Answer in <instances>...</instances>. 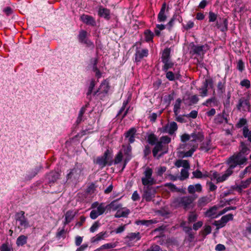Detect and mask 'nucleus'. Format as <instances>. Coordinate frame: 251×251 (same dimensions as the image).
Masks as SVG:
<instances>
[{"mask_svg": "<svg viewBox=\"0 0 251 251\" xmlns=\"http://www.w3.org/2000/svg\"><path fill=\"white\" fill-rule=\"evenodd\" d=\"M248 148L243 143H241L240 151L237 154H234L229 157L227 161L228 168L225 173L221 175L217 172H213L211 175V179L216 180L217 182H223L226 180L230 176L233 171L232 170L238 165H241L246 162L247 159L244 154H248Z\"/></svg>", "mask_w": 251, "mask_h": 251, "instance_id": "nucleus-1", "label": "nucleus"}, {"mask_svg": "<svg viewBox=\"0 0 251 251\" xmlns=\"http://www.w3.org/2000/svg\"><path fill=\"white\" fill-rule=\"evenodd\" d=\"M203 139V135L201 133H192L191 135L187 134H184L181 136V140L182 142H186L190 140V145L192 146L191 149L184 153L183 156L189 157L192 156L193 152L198 148L199 142H201Z\"/></svg>", "mask_w": 251, "mask_h": 251, "instance_id": "nucleus-2", "label": "nucleus"}, {"mask_svg": "<svg viewBox=\"0 0 251 251\" xmlns=\"http://www.w3.org/2000/svg\"><path fill=\"white\" fill-rule=\"evenodd\" d=\"M152 170L150 168H146L142 177V184L145 186H151L156 183V180L152 177Z\"/></svg>", "mask_w": 251, "mask_h": 251, "instance_id": "nucleus-3", "label": "nucleus"}, {"mask_svg": "<svg viewBox=\"0 0 251 251\" xmlns=\"http://www.w3.org/2000/svg\"><path fill=\"white\" fill-rule=\"evenodd\" d=\"M92 207L94 209L91 211L90 216L92 219H95L100 215H102L106 209V207L104 204H99L97 202L93 203Z\"/></svg>", "mask_w": 251, "mask_h": 251, "instance_id": "nucleus-4", "label": "nucleus"}, {"mask_svg": "<svg viewBox=\"0 0 251 251\" xmlns=\"http://www.w3.org/2000/svg\"><path fill=\"white\" fill-rule=\"evenodd\" d=\"M219 208V206L216 205L211 207L204 213V215L212 219L216 218L226 212L228 210L227 209H224L222 211L218 212V209Z\"/></svg>", "mask_w": 251, "mask_h": 251, "instance_id": "nucleus-5", "label": "nucleus"}, {"mask_svg": "<svg viewBox=\"0 0 251 251\" xmlns=\"http://www.w3.org/2000/svg\"><path fill=\"white\" fill-rule=\"evenodd\" d=\"M156 188L151 186H148L144 188L143 199L149 201L152 200L156 194Z\"/></svg>", "mask_w": 251, "mask_h": 251, "instance_id": "nucleus-6", "label": "nucleus"}, {"mask_svg": "<svg viewBox=\"0 0 251 251\" xmlns=\"http://www.w3.org/2000/svg\"><path fill=\"white\" fill-rule=\"evenodd\" d=\"M96 163L99 164L101 167H104L106 164L111 165L112 156L108 151H106L102 156L97 159Z\"/></svg>", "mask_w": 251, "mask_h": 251, "instance_id": "nucleus-7", "label": "nucleus"}, {"mask_svg": "<svg viewBox=\"0 0 251 251\" xmlns=\"http://www.w3.org/2000/svg\"><path fill=\"white\" fill-rule=\"evenodd\" d=\"M110 89L108 82L104 80L102 81L99 88L94 92V95L102 97L105 96L108 92Z\"/></svg>", "mask_w": 251, "mask_h": 251, "instance_id": "nucleus-8", "label": "nucleus"}, {"mask_svg": "<svg viewBox=\"0 0 251 251\" xmlns=\"http://www.w3.org/2000/svg\"><path fill=\"white\" fill-rule=\"evenodd\" d=\"M177 129V126L176 123L173 122L169 123L159 129L161 133H167L169 134H173Z\"/></svg>", "mask_w": 251, "mask_h": 251, "instance_id": "nucleus-9", "label": "nucleus"}, {"mask_svg": "<svg viewBox=\"0 0 251 251\" xmlns=\"http://www.w3.org/2000/svg\"><path fill=\"white\" fill-rule=\"evenodd\" d=\"M17 221L19 222V225L24 228L30 227L29 222L25 216V212L23 211L17 214Z\"/></svg>", "mask_w": 251, "mask_h": 251, "instance_id": "nucleus-10", "label": "nucleus"}, {"mask_svg": "<svg viewBox=\"0 0 251 251\" xmlns=\"http://www.w3.org/2000/svg\"><path fill=\"white\" fill-rule=\"evenodd\" d=\"M233 219V215L229 214L223 216L220 220L215 221L214 225L216 226L217 228L224 227L229 220Z\"/></svg>", "mask_w": 251, "mask_h": 251, "instance_id": "nucleus-11", "label": "nucleus"}, {"mask_svg": "<svg viewBox=\"0 0 251 251\" xmlns=\"http://www.w3.org/2000/svg\"><path fill=\"white\" fill-rule=\"evenodd\" d=\"M237 109L240 111H249L250 108V104L249 100L246 98H242L239 100L238 104L237 105Z\"/></svg>", "mask_w": 251, "mask_h": 251, "instance_id": "nucleus-12", "label": "nucleus"}, {"mask_svg": "<svg viewBox=\"0 0 251 251\" xmlns=\"http://www.w3.org/2000/svg\"><path fill=\"white\" fill-rule=\"evenodd\" d=\"M193 201L194 199L192 197L186 196L177 199L176 202H177L180 206L184 207V208H186Z\"/></svg>", "mask_w": 251, "mask_h": 251, "instance_id": "nucleus-13", "label": "nucleus"}, {"mask_svg": "<svg viewBox=\"0 0 251 251\" xmlns=\"http://www.w3.org/2000/svg\"><path fill=\"white\" fill-rule=\"evenodd\" d=\"M208 85L212 86V81L210 79H206L203 83L202 87L200 89L201 96L202 97H206L207 95V87Z\"/></svg>", "mask_w": 251, "mask_h": 251, "instance_id": "nucleus-14", "label": "nucleus"}, {"mask_svg": "<svg viewBox=\"0 0 251 251\" xmlns=\"http://www.w3.org/2000/svg\"><path fill=\"white\" fill-rule=\"evenodd\" d=\"M81 20L85 24L94 26L96 25L95 19L92 17L88 15L83 14L80 17Z\"/></svg>", "mask_w": 251, "mask_h": 251, "instance_id": "nucleus-15", "label": "nucleus"}, {"mask_svg": "<svg viewBox=\"0 0 251 251\" xmlns=\"http://www.w3.org/2000/svg\"><path fill=\"white\" fill-rule=\"evenodd\" d=\"M87 32L84 30L80 32L78 36L79 40L84 44H87L89 46L93 45L92 43L87 39Z\"/></svg>", "mask_w": 251, "mask_h": 251, "instance_id": "nucleus-16", "label": "nucleus"}, {"mask_svg": "<svg viewBox=\"0 0 251 251\" xmlns=\"http://www.w3.org/2000/svg\"><path fill=\"white\" fill-rule=\"evenodd\" d=\"M136 130L134 128H130L126 133V137L128 139L130 143H132L135 141V136Z\"/></svg>", "mask_w": 251, "mask_h": 251, "instance_id": "nucleus-17", "label": "nucleus"}, {"mask_svg": "<svg viewBox=\"0 0 251 251\" xmlns=\"http://www.w3.org/2000/svg\"><path fill=\"white\" fill-rule=\"evenodd\" d=\"M98 14L100 16L106 19H109L110 12L109 9L100 6L98 10Z\"/></svg>", "mask_w": 251, "mask_h": 251, "instance_id": "nucleus-18", "label": "nucleus"}, {"mask_svg": "<svg viewBox=\"0 0 251 251\" xmlns=\"http://www.w3.org/2000/svg\"><path fill=\"white\" fill-rule=\"evenodd\" d=\"M148 55V50L147 49H143L138 50L136 51L135 54V60L136 61H140L142 58L144 57L147 56Z\"/></svg>", "mask_w": 251, "mask_h": 251, "instance_id": "nucleus-19", "label": "nucleus"}, {"mask_svg": "<svg viewBox=\"0 0 251 251\" xmlns=\"http://www.w3.org/2000/svg\"><path fill=\"white\" fill-rule=\"evenodd\" d=\"M129 213V210L125 208L121 207L118 211L116 212L115 217L116 218H120L122 217H126Z\"/></svg>", "mask_w": 251, "mask_h": 251, "instance_id": "nucleus-20", "label": "nucleus"}, {"mask_svg": "<svg viewBox=\"0 0 251 251\" xmlns=\"http://www.w3.org/2000/svg\"><path fill=\"white\" fill-rule=\"evenodd\" d=\"M193 50L195 53L201 54L208 50V47L207 45L194 46Z\"/></svg>", "mask_w": 251, "mask_h": 251, "instance_id": "nucleus-21", "label": "nucleus"}, {"mask_svg": "<svg viewBox=\"0 0 251 251\" xmlns=\"http://www.w3.org/2000/svg\"><path fill=\"white\" fill-rule=\"evenodd\" d=\"M188 191L190 194H193L196 192H200L201 191V186L200 184L190 185L188 186Z\"/></svg>", "mask_w": 251, "mask_h": 251, "instance_id": "nucleus-22", "label": "nucleus"}, {"mask_svg": "<svg viewBox=\"0 0 251 251\" xmlns=\"http://www.w3.org/2000/svg\"><path fill=\"white\" fill-rule=\"evenodd\" d=\"M175 165L178 168L182 167L184 168L183 169H189L190 168L189 163L186 160H178L176 162Z\"/></svg>", "mask_w": 251, "mask_h": 251, "instance_id": "nucleus-23", "label": "nucleus"}, {"mask_svg": "<svg viewBox=\"0 0 251 251\" xmlns=\"http://www.w3.org/2000/svg\"><path fill=\"white\" fill-rule=\"evenodd\" d=\"M165 8L166 5L164 3L162 5L161 10L158 15V20L159 22H164L166 19V16L165 14Z\"/></svg>", "mask_w": 251, "mask_h": 251, "instance_id": "nucleus-24", "label": "nucleus"}, {"mask_svg": "<svg viewBox=\"0 0 251 251\" xmlns=\"http://www.w3.org/2000/svg\"><path fill=\"white\" fill-rule=\"evenodd\" d=\"M80 173V171L77 169H74L72 170L68 175L67 177L68 178H75L77 179L79 177V174Z\"/></svg>", "mask_w": 251, "mask_h": 251, "instance_id": "nucleus-25", "label": "nucleus"}, {"mask_svg": "<svg viewBox=\"0 0 251 251\" xmlns=\"http://www.w3.org/2000/svg\"><path fill=\"white\" fill-rule=\"evenodd\" d=\"M75 215V213L73 211H67L65 215V224H68L70 223L74 218Z\"/></svg>", "mask_w": 251, "mask_h": 251, "instance_id": "nucleus-26", "label": "nucleus"}, {"mask_svg": "<svg viewBox=\"0 0 251 251\" xmlns=\"http://www.w3.org/2000/svg\"><path fill=\"white\" fill-rule=\"evenodd\" d=\"M27 237L25 235H20L17 239L16 244L18 246H22L27 242Z\"/></svg>", "mask_w": 251, "mask_h": 251, "instance_id": "nucleus-27", "label": "nucleus"}, {"mask_svg": "<svg viewBox=\"0 0 251 251\" xmlns=\"http://www.w3.org/2000/svg\"><path fill=\"white\" fill-rule=\"evenodd\" d=\"M126 238L128 239L129 241H132L139 240L141 238V237L139 232L130 233L126 236Z\"/></svg>", "mask_w": 251, "mask_h": 251, "instance_id": "nucleus-28", "label": "nucleus"}, {"mask_svg": "<svg viewBox=\"0 0 251 251\" xmlns=\"http://www.w3.org/2000/svg\"><path fill=\"white\" fill-rule=\"evenodd\" d=\"M170 49L166 48L162 52V61H164L170 59Z\"/></svg>", "mask_w": 251, "mask_h": 251, "instance_id": "nucleus-29", "label": "nucleus"}, {"mask_svg": "<svg viewBox=\"0 0 251 251\" xmlns=\"http://www.w3.org/2000/svg\"><path fill=\"white\" fill-rule=\"evenodd\" d=\"M106 234V232H101L99 233L92 239V242L95 243L101 240L104 239Z\"/></svg>", "mask_w": 251, "mask_h": 251, "instance_id": "nucleus-30", "label": "nucleus"}, {"mask_svg": "<svg viewBox=\"0 0 251 251\" xmlns=\"http://www.w3.org/2000/svg\"><path fill=\"white\" fill-rule=\"evenodd\" d=\"M162 148L163 145L158 142L152 151L154 157H156L157 158L160 157V155L157 156V153L159 151L162 150Z\"/></svg>", "mask_w": 251, "mask_h": 251, "instance_id": "nucleus-31", "label": "nucleus"}, {"mask_svg": "<svg viewBox=\"0 0 251 251\" xmlns=\"http://www.w3.org/2000/svg\"><path fill=\"white\" fill-rule=\"evenodd\" d=\"M108 207L110 210L117 211L122 207V205L117 202L113 201L108 205Z\"/></svg>", "mask_w": 251, "mask_h": 251, "instance_id": "nucleus-32", "label": "nucleus"}, {"mask_svg": "<svg viewBox=\"0 0 251 251\" xmlns=\"http://www.w3.org/2000/svg\"><path fill=\"white\" fill-rule=\"evenodd\" d=\"M162 62L164 63L163 70L165 71H167L168 69L172 68L174 66V63L170 60V59Z\"/></svg>", "mask_w": 251, "mask_h": 251, "instance_id": "nucleus-33", "label": "nucleus"}, {"mask_svg": "<svg viewBox=\"0 0 251 251\" xmlns=\"http://www.w3.org/2000/svg\"><path fill=\"white\" fill-rule=\"evenodd\" d=\"M97 84V82L94 79H91L90 81L88 88L87 95H91L93 92V89Z\"/></svg>", "mask_w": 251, "mask_h": 251, "instance_id": "nucleus-34", "label": "nucleus"}, {"mask_svg": "<svg viewBox=\"0 0 251 251\" xmlns=\"http://www.w3.org/2000/svg\"><path fill=\"white\" fill-rule=\"evenodd\" d=\"M210 201V199L207 197H202L198 201V205L199 206H203Z\"/></svg>", "mask_w": 251, "mask_h": 251, "instance_id": "nucleus-35", "label": "nucleus"}, {"mask_svg": "<svg viewBox=\"0 0 251 251\" xmlns=\"http://www.w3.org/2000/svg\"><path fill=\"white\" fill-rule=\"evenodd\" d=\"M59 176V174L56 172H51L48 176L49 180L50 181H54L56 180Z\"/></svg>", "mask_w": 251, "mask_h": 251, "instance_id": "nucleus-36", "label": "nucleus"}, {"mask_svg": "<svg viewBox=\"0 0 251 251\" xmlns=\"http://www.w3.org/2000/svg\"><path fill=\"white\" fill-rule=\"evenodd\" d=\"M166 76L170 81L174 80L176 78H178V76L177 74H174L172 72H167Z\"/></svg>", "mask_w": 251, "mask_h": 251, "instance_id": "nucleus-37", "label": "nucleus"}, {"mask_svg": "<svg viewBox=\"0 0 251 251\" xmlns=\"http://www.w3.org/2000/svg\"><path fill=\"white\" fill-rule=\"evenodd\" d=\"M201 150L204 151H208L211 149V146L210 144V141L208 140L205 143H203L202 146L201 147Z\"/></svg>", "mask_w": 251, "mask_h": 251, "instance_id": "nucleus-38", "label": "nucleus"}, {"mask_svg": "<svg viewBox=\"0 0 251 251\" xmlns=\"http://www.w3.org/2000/svg\"><path fill=\"white\" fill-rule=\"evenodd\" d=\"M181 100L179 99L176 100L174 105V111L176 115L178 114L179 110L180 107Z\"/></svg>", "mask_w": 251, "mask_h": 251, "instance_id": "nucleus-39", "label": "nucleus"}, {"mask_svg": "<svg viewBox=\"0 0 251 251\" xmlns=\"http://www.w3.org/2000/svg\"><path fill=\"white\" fill-rule=\"evenodd\" d=\"M0 251H12V246L8 243L3 244L0 248Z\"/></svg>", "mask_w": 251, "mask_h": 251, "instance_id": "nucleus-40", "label": "nucleus"}, {"mask_svg": "<svg viewBox=\"0 0 251 251\" xmlns=\"http://www.w3.org/2000/svg\"><path fill=\"white\" fill-rule=\"evenodd\" d=\"M171 142V138L167 136H164L160 138V141L158 142L161 145L167 144Z\"/></svg>", "mask_w": 251, "mask_h": 251, "instance_id": "nucleus-41", "label": "nucleus"}, {"mask_svg": "<svg viewBox=\"0 0 251 251\" xmlns=\"http://www.w3.org/2000/svg\"><path fill=\"white\" fill-rule=\"evenodd\" d=\"M145 36L146 41L149 42L152 40L153 34L150 30H146L145 32Z\"/></svg>", "mask_w": 251, "mask_h": 251, "instance_id": "nucleus-42", "label": "nucleus"}, {"mask_svg": "<svg viewBox=\"0 0 251 251\" xmlns=\"http://www.w3.org/2000/svg\"><path fill=\"white\" fill-rule=\"evenodd\" d=\"M157 140L156 136L153 134H151L148 136V142L151 145H154Z\"/></svg>", "mask_w": 251, "mask_h": 251, "instance_id": "nucleus-43", "label": "nucleus"}, {"mask_svg": "<svg viewBox=\"0 0 251 251\" xmlns=\"http://www.w3.org/2000/svg\"><path fill=\"white\" fill-rule=\"evenodd\" d=\"M243 134L251 142V131H250L246 127L243 128Z\"/></svg>", "mask_w": 251, "mask_h": 251, "instance_id": "nucleus-44", "label": "nucleus"}, {"mask_svg": "<svg viewBox=\"0 0 251 251\" xmlns=\"http://www.w3.org/2000/svg\"><path fill=\"white\" fill-rule=\"evenodd\" d=\"M165 29V25L161 24V25H157L156 28L154 30V32L155 34L157 36H159L160 34V31Z\"/></svg>", "mask_w": 251, "mask_h": 251, "instance_id": "nucleus-45", "label": "nucleus"}, {"mask_svg": "<svg viewBox=\"0 0 251 251\" xmlns=\"http://www.w3.org/2000/svg\"><path fill=\"white\" fill-rule=\"evenodd\" d=\"M123 151L125 155H126L127 156H129L131 153V148L130 145H127V146H123Z\"/></svg>", "mask_w": 251, "mask_h": 251, "instance_id": "nucleus-46", "label": "nucleus"}, {"mask_svg": "<svg viewBox=\"0 0 251 251\" xmlns=\"http://www.w3.org/2000/svg\"><path fill=\"white\" fill-rule=\"evenodd\" d=\"M135 223L137 225H142L149 226V225L151 224L152 222L151 220H139L136 221Z\"/></svg>", "mask_w": 251, "mask_h": 251, "instance_id": "nucleus-47", "label": "nucleus"}, {"mask_svg": "<svg viewBox=\"0 0 251 251\" xmlns=\"http://www.w3.org/2000/svg\"><path fill=\"white\" fill-rule=\"evenodd\" d=\"M211 232V227L210 226H205L203 230L202 231V234L203 236H205L207 234L210 233Z\"/></svg>", "mask_w": 251, "mask_h": 251, "instance_id": "nucleus-48", "label": "nucleus"}, {"mask_svg": "<svg viewBox=\"0 0 251 251\" xmlns=\"http://www.w3.org/2000/svg\"><path fill=\"white\" fill-rule=\"evenodd\" d=\"M116 246V243H107L102 245L100 249H108L114 248Z\"/></svg>", "mask_w": 251, "mask_h": 251, "instance_id": "nucleus-49", "label": "nucleus"}, {"mask_svg": "<svg viewBox=\"0 0 251 251\" xmlns=\"http://www.w3.org/2000/svg\"><path fill=\"white\" fill-rule=\"evenodd\" d=\"M189 169H182L181 171V179H184L188 176V170Z\"/></svg>", "mask_w": 251, "mask_h": 251, "instance_id": "nucleus-50", "label": "nucleus"}, {"mask_svg": "<svg viewBox=\"0 0 251 251\" xmlns=\"http://www.w3.org/2000/svg\"><path fill=\"white\" fill-rule=\"evenodd\" d=\"M122 158H123L122 151H120L115 157L114 163L118 164V163H120L122 161Z\"/></svg>", "mask_w": 251, "mask_h": 251, "instance_id": "nucleus-51", "label": "nucleus"}, {"mask_svg": "<svg viewBox=\"0 0 251 251\" xmlns=\"http://www.w3.org/2000/svg\"><path fill=\"white\" fill-rule=\"evenodd\" d=\"M166 171L165 167H159L157 169L156 175L158 176H161Z\"/></svg>", "mask_w": 251, "mask_h": 251, "instance_id": "nucleus-52", "label": "nucleus"}, {"mask_svg": "<svg viewBox=\"0 0 251 251\" xmlns=\"http://www.w3.org/2000/svg\"><path fill=\"white\" fill-rule=\"evenodd\" d=\"M193 175L196 178H202L203 177H205V176L204 175H203L201 172L199 171H196L195 172H193Z\"/></svg>", "mask_w": 251, "mask_h": 251, "instance_id": "nucleus-53", "label": "nucleus"}, {"mask_svg": "<svg viewBox=\"0 0 251 251\" xmlns=\"http://www.w3.org/2000/svg\"><path fill=\"white\" fill-rule=\"evenodd\" d=\"M240 84L247 88H249L250 87V81L248 79H244L241 81Z\"/></svg>", "mask_w": 251, "mask_h": 251, "instance_id": "nucleus-54", "label": "nucleus"}, {"mask_svg": "<svg viewBox=\"0 0 251 251\" xmlns=\"http://www.w3.org/2000/svg\"><path fill=\"white\" fill-rule=\"evenodd\" d=\"M99 226V223L98 222H96L90 227V231L91 232H94L98 229Z\"/></svg>", "mask_w": 251, "mask_h": 251, "instance_id": "nucleus-55", "label": "nucleus"}, {"mask_svg": "<svg viewBox=\"0 0 251 251\" xmlns=\"http://www.w3.org/2000/svg\"><path fill=\"white\" fill-rule=\"evenodd\" d=\"M194 24L192 21H188L187 24L185 25H183V27L186 30H188L189 29L192 28L194 26Z\"/></svg>", "mask_w": 251, "mask_h": 251, "instance_id": "nucleus-56", "label": "nucleus"}, {"mask_svg": "<svg viewBox=\"0 0 251 251\" xmlns=\"http://www.w3.org/2000/svg\"><path fill=\"white\" fill-rule=\"evenodd\" d=\"M216 19H217V16L215 13H214L212 12H209V22H215L216 21Z\"/></svg>", "mask_w": 251, "mask_h": 251, "instance_id": "nucleus-57", "label": "nucleus"}, {"mask_svg": "<svg viewBox=\"0 0 251 251\" xmlns=\"http://www.w3.org/2000/svg\"><path fill=\"white\" fill-rule=\"evenodd\" d=\"M93 71L95 73V75L98 78L101 77V74L97 66L93 67Z\"/></svg>", "mask_w": 251, "mask_h": 251, "instance_id": "nucleus-58", "label": "nucleus"}, {"mask_svg": "<svg viewBox=\"0 0 251 251\" xmlns=\"http://www.w3.org/2000/svg\"><path fill=\"white\" fill-rule=\"evenodd\" d=\"M126 225H125L124 226H120L119 227L117 228L114 231L117 234L122 233V232H123L125 230V228H126Z\"/></svg>", "mask_w": 251, "mask_h": 251, "instance_id": "nucleus-59", "label": "nucleus"}, {"mask_svg": "<svg viewBox=\"0 0 251 251\" xmlns=\"http://www.w3.org/2000/svg\"><path fill=\"white\" fill-rule=\"evenodd\" d=\"M203 223L201 221H199L193 225V229L195 230H198L202 226Z\"/></svg>", "mask_w": 251, "mask_h": 251, "instance_id": "nucleus-60", "label": "nucleus"}, {"mask_svg": "<svg viewBox=\"0 0 251 251\" xmlns=\"http://www.w3.org/2000/svg\"><path fill=\"white\" fill-rule=\"evenodd\" d=\"M198 115V112L196 110L192 111L189 114L186 115L187 117H191L192 118H196Z\"/></svg>", "mask_w": 251, "mask_h": 251, "instance_id": "nucleus-61", "label": "nucleus"}, {"mask_svg": "<svg viewBox=\"0 0 251 251\" xmlns=\"http://www.w3.org/2000/svg\"><path fill=\"white\" fill-rule=\"evenodd\" d=\"M198 217V215L195 213H191L189 217V221L190 222H195Z\"/></svg>", "mask_w": 251, "mask_h": 251, "instance_id": "nucleus-62", "label": "nucleus"}, {"mask_svg": "<svg viewBox=\"0 0 251 251\" xmlns=\"http://www.w3.org/2000/svg\"><path fill=\"white\" fill-rule=\"evenodd\" d=\"M251 183V179H249L245 181L242 182L241 186L242 187L245 188L247 187L250 185V184Z\"/></svg>", "mask_w": 251, "mask_h": 251, "instance_id": "nucleus-63", "label": "nucleus"}, {"mask_svg": "<svg viewBox=\"0 0 251 251\" xmlns=\"http://www.w3.org/2000/svg\"><path fill=\"white\" fill-rule=\"evenodd\" d=\"M82 241V238L80 236H76L75 237V243L77 246H79Z\"/></svg>", "mask_w": 251, "mask_h": 251, "instance_id": "nucleus-64", "label": "nucleus"}]
</instances>
